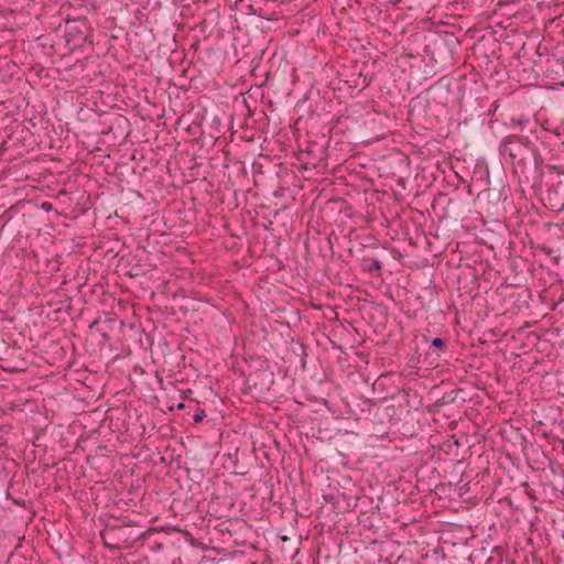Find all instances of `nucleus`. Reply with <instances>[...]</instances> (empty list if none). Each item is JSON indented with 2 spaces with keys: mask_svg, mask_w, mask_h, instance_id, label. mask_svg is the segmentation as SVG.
<instances>
[{
  "mask_svg": "<svg viewBox=\"0 0 564 564\" xmlns=\"http://www.w3.org/2000/svg\"><path fill=\"white\" fill-rule=\"evenodd\" d=\"M206 417V412L203 409H197L194 414V422L199 423Z\"/></svg>",
  "mask_w": 564,
  "mask_h": 564,
  "instance_id": "13",
  "label": "nucleus"
},
{
  "mask_svg": "<svg viewBox=\"0 0 564 564\" xmlns=\"http://www.w3.org/2000/svg\"><path fill=\"white\" fill-rule=\"evenodd\" d=\"M357 531H350L351 534L356 533ZM345 533L348 535L349 534V530H346Z\"/></svg>",
  "mask_w": 564,
  "mask_h": 564,
  "instance_id": "18",
  "label": "nucleus"
},
{
  "mask_svg": "<svg viewBox=\"0 0 564 564\" xmlns=\"http://www.w3.org/2000/svg\"><path fill=\"white\" fill-rule=\"evenodd\" d=\"M564 226V218H563V221L561 225H558L560 228H562Z\"/></svg>",
  "mask_w": 564,
  "mask_h": 564,
  "instance_id": "20",
  "label": "nucleus"
},
{
  "mask_svg": "<svg viewBox=\"0 0 564 564\" xmlns=\"http://www.w3.org/2000/svg\"><path fill=\"white\" fill-rule=\"evenodd\" d=\"M475 539L474 535L470 536H459L455 541L444 540V544H452L453 546L456 545H471L470 542Z\"/></svg>",
  "mask_w": 564,
  "mask_h": 564,
  "instance_id": "9",
  "label": "nucleus"
},
{
  "mask_svg": "<svg viewBox=\"0 0 564 564\" xmlns=\"http://www.w3.org/2000/svg\"><path fill=\"white\" fill-rule=\"evenodd\" d=\"M279 539L283 542H292L291 546L283 545L282 552H294L295 554L299 552V547L296 546L303 539H308V535L306 534L303 536L302 534H299V531H292V535H278Z\"/></svg>",
  "mask_w": 564,
  "mask_h": 564,
  "instance_id": "7",
  "label": "nucleus"
},
{
  "mask_svg": "<svg viewBox=\"0 0 564 564\" xmlns=\"http://www.w3.org/2000/svg\"><path fill=\"white\" fill-rule=\"evenodd\" d=\"M362 542L365 543V549L371 547L372 550H375V545L382 544V542H379L376 538H370L368 535L362 540Z\"/></svg>",
  "mask_w": 564,
  "mask_h": 564,
  "instance_id": "12",
  "label": "nucleus"
},
{
  "mask_svg": "<svg viewBox=\"0 0 564 564\" xmlns=\"http://www.w3.org/2000/svg\"><path fill=\"white\" fill-rule=\"evenodd\" d=\"M149 529L154 530L155 527H150ZM159 529H169L167 527H160ZM172 529H178L177 527H173Z\"/></svg>",
  "mask_w": 564,
  "mask_h": 564,
  "instance_id": "16",
  "label": "nucleus"
},
{
  "mask_svg": "<svg viewBox=\"0 0 564 564\" xmlns=\"http://www.w3.org/2000/svg\"><path fill=\"white\" fill-rule=\"evenodd\" d=\"M15 505L20 506L21 502L19 500H13Z\"/></svg>",
  "mask_w": 564,
  "mask_h": 564,
  "instance_id": "19",
  "label": "nucleus"
},
{
  "mask_svg": "<svg viewBox=\"0 0 564 564\" xmlns=\"http://www.w3.org/2000/svg\"><path fill=\"white\" fill-rule=\"evenodd\" d=\"M177 408L182 410L185 408V404L183 402H181V403H178Z\"/></svg>",
  "mask_w": 564,
  "mask_h": 564,
  "instance_id": "17",
  "label": "nucleus"
},
{
  "mask_svg": "<svg viewBox=\"0 0 564 564\" xmlns=\"http://www.w3.org/2000/svg\"><path fill=\"white\" fill-rule=\"evenodd\" d=\"M184 541L188 542L193 547L200 549L203 551L215 550L219 552V550L213 545L212 538L205 535L194 536L191 531H180Z\"/></svg>",
  "mask_w": 564,
  "mask_h": 564,
  "instance_id": "6",
  "label": "nucleus"
},
{
  "mask_svg": "<svg viewBox=\"0 0 564 564\" xmlns=\"http://www.w3.org/2000/svg\"><path fill=\"white\" fill-rule=\"evenodd\" d=\"M499 152L502 156H509L513 165L523 164L534 155V149L529 138L517 134L506 137L500 142Z\"/></svg>",
  "mask_w": 564,
  "mask_h": 564,
  "instance_id": "1",
  "label": "nucleus"
},
{
  "mask_svg": "<svg viewBox=\"0 0 564 564\" xmlns=\"http://www.w3.org/2000/svg\"><path fill=\"white\" fill-rule=\"evenodd\" d=\"M100 538L109 550H126L137 545L144 534L132 536L128 531H99Z\"/></svg>",
  "mask_w": 564,
  "mask_h": 564,
  "instance_id": "3",
  "label": "nucleus"
},
{
  "mask_svg": "<svg viewBox=\"0 0 564 564\" xmlns=\"http://www.w3.org/2000/svg\"><path fill=\"white\" fill-rule=\"evenodd\" d=\"M528 120H529V119H528L527 117L521 116V117L517 120V123H518V124H520V126H522V124H524L525 122H528Z\"/></svg>",
  "mask_w": 564,
  "mask_h": 564,
  "instance_id": "14",
  "label": "nucleus"
},
{
  "mask_svg": "<svg viewBox=\"0 0 564 564\" xmlns=\"http://www.w3.org/2000/svg\"><path fill=\"white\" fill-rule=\"evenodd\" d=\"M561 536H562V538H563V540H564V531H561Z\"/></svg>",
  "mask_w": 564,
  "mask_h": 564,
  "instance_id": "21",
  "label": "nucleus"
},
{
  "mask_svg": "<svg viewBox=\"0 0 564 564\" xmlns=\"http://www.w3.org/2000/svg\"><path fill=\"white\" fill-rule=\"evenodd\" d=\"M545 199L553 209L562 210L564 208V178H558L549 186Z\"/></svg>",
  "mask_w": 564,
  "mask_h": 564,
  "instance_id": "5",
  "label": "nucleus"
},
{
  "mask_svg": "<svg viewBox=\"0 0 564 564\" xmlns=\"http://www.w3.org/2000/svg\"><path fill=\"white\" fill-rule=\"evenodd\" d=\"M37 533H46L48 544L59 556L69 554L74 540L72 531H37Z\"/></svg>",
  "mask_w": 564,
  "mask_h": 564,
  "instance_id": "4",
  "label": "nucleus"
},
{
  "mask_svg": "<svg viewBox=\"0 0 564 564\" xmlns=\"http://www.w3.org/2000/svg\"><path fill=\"white\" fill-rule=\"evenodd\" d=\"M238 557H242V553L234 552L230 554H226L224 557L219 560H213L214 564H234L235 560Z\"/></svg>",
  "mask_w": 564,
  "mask_h": 564,
  "instance_id": "8",
  "label": "nucleus"
},
{
  "mask_svg": "<svg viewBox=\"0 0 564 564\" xmlns=\"http://www.w3.org/2000/svg\"><path fill=\"white\" fill-rule=\"evenodd\" d=\"M250 564H257V563H254V562H251Z\"/></svg>",
  "mask_w": 564,
  "mask_h": 564,
  "instance_id": "22",
  "label": "nucleus"
},
{
  "mask_svg": "<svg viewBox=\"0 0 564 564\" xmlns=\"http://www.w3.org/2000/svg\"><path fill=\"white\" fill-rule=\"evenodd\" d=\"M382 269V265H381V262L373 258L371 259V262L369 263V265L367 267V271L370 273V274H373V275H378L380 273Z\"/></svg>",
  "mask_w": 564,
  "mask_h": 564,
  "instance_id": "10",
  "label": "nucleus"
},
{
  "mask_svg": "<svg viewBox=\"0 0 564 564\" xmlns=\"http://www.w3.org/2000/svg\"><path fill=\"white\" fill-rule=\"evenodd\" d=\"M90 31V24L84 17L67 19L65 22L64 32L67 44L73 43L74 46H82L86 42L91 43V40H89Z\"/></svg>",
  "mask_w": 564,
  "mask_h": 564,
  "instance_id": "2",
  "label": "nucleus"
},
{
  "mask_svg": "<svg viewBox=\"0 0 564 564\" xmlns=\"http://www.w3.org/2000/svg\"><path fill=\"white\" fill-rule=\"evenodd\" d=\"M431 348H435L437 352H442L446 350V341L443 338L435 337L431 341Z\"/></svg>",
  "mask_w": 564,
  "mask_h": 564,
  "instance_id": "11",
  "label": "nucleus"
},
{
  "mask_svg": "<svg viewBox=\"0 0 564 564\" xmlns=\"http://www.w3.org/2000/svg\"><path fill=\"white\" fill-rule=\"evenodd\" d=\"M42 207L46 210H50L52 208V205L50 203H43Z\"/></svg>",
  "mask_w": 564,
  "mask_h": 564,
  "instance_id": "15",
  "label": "nucleus"
}]
</instances>
